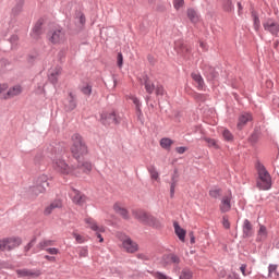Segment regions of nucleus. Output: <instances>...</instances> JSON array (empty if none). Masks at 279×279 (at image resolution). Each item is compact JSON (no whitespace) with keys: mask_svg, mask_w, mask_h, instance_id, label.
<instances>
[{"mask_svg":"<svg viewBox=\"0 0 279 279\" xmlns=\"http://www.w3.org/2000/svg\"><path fill=\"white\" fill-rule=\"evenodd\" d=\"M256 169L258 173L256 181L257 189H259V191H269V189H271V174H269L262 163H257Z\"/></svg>","mask_w":279,"mask_h":279,"instance_id":"nucleus-1","label":"nucleus"},{"mask_svg":"<svg viewBox=\"0 0 279 279\" xmlns=\"http://www.w3.org/2000/svg\"><path fill=\"white\" fill-rule=\"evenodd\" d=\"M47 189H49V177L41 174L35 179L34 185L29 187L28 193L33 197H38V195L47 193Z\"/></svg>","mask_w":279,"mask_h":279,"instance_id":"nucleus-2","label":"nucleus"},{"mask_svg":"<svg viewBox=\"0 0 279 279\" xmlns=\"http://www.w3.org/2000/svg\"><path fill=\"white\" fill-rule=\"evenodd\" d=\"M71 153L76 160H80L82 156L88 154V147H86V143H84V138H82L80 134H74L72 136Z\"/></svg>","mask_w":279,"mask_h":279,"instance_id":"nucleus-3","label":"nucleus"},{"mask_svg":"<svg viewBox=\"0 0 279 279\" xmlns=\"http://www.w3.org/2000/svg\"><path fill=\"white\" fill-rule=\"evenodd\" d=\"M52 167L59 173H63V175H80V172H77L75 168H71L59 155L52 158Z\"/></svg>","mask_w":279,"mask_h":279,"instance_id":"nucleus-4","label":"nucleus"},{"mask_svg":"<svg viewBox=\"0 0 279 279\" xmlns=\"http://www.w3.org/2000/svg\"><path fill=\"white\" fill-rule=\"evenodd\" d=\"M23 241L19 236H10L0 239V252H12L16 250Z\"/></svg>","mask_w":279,"mask_h":279,"instance_id":"nucleus-5","label":"nucleus"},{"mask_svg":"<svg viewBox=\"0 0 279 279\" xmlns=\"http://www.w3.org/2000/svg\"><path fill=\"white\" fill-rule=\"evenodd\" d=\"M8 90V84H1L0 85V99H13V97H19L21 93H23V87L21 85H14L13 87L9 88Z\"/></svg>","mask_w":279,"mask_h":279,"instance_id":"nucleus-6","label":"nucleus"},{"mask_svg":"<svg viewBox=\"0 0 279 279\" xmlns=\"http://www.w3.org/2000/svg\"><path fill=\"white\" fill-rule=\"evenodd\" d=\"M48 40L52 45H62L66 40V33L62 28H57L48 34Z\"/></svg>","mask_w":279,"mask_h":279,"instance_id":"nucleus-7","label":"nucleus"},{"mask_svg":"<svg viewBox=\"0 0 279 279\" xmlns=\"http://www.w3.org/2000/svg\"><path fill=\"white\" fill-rule=\"evenodd\" d=\"M122 247L128 254H136L138 251V244L132 240V238L124 235L121 239Z\"/></svg>","mask_w":279,"mask_h":279,"instance_id":"nucleus-8","label":"nucleus"},{"mask_svg":"<svg viewBox=\"0 0 279 279\" xmlns=\"http://www.w3.org/2000/svg\"><path fill=\"white\" fill-rule=\"evenodd\" d=\"M100 121L102 125H119L121 119L117 117L114 111L101 113Z\"/></svg>","mask_w":279,"mask_h":279,"instance_id":"nucleus-9","label":"nucleus"},{"mask_svg":"<svg viewBox=\"0 0 279 279\" xmlns=\"http://www.w3.org/2000/svg\"><path fill=\"white\" fill-rule=\"evenodd\" d=\"M263 27L265 32H268V34H271V36H276L278 38L279 36V23L275 20L268 19L263 23Z\"/></svg>","mask_w":279,"mask_h":279,"instance_id":"nucleus-10","label":"nucleus"},{"mask_svg":"<svg viewBox=\"0 0 279 279\" xmlns=\"http://www.w3.org/2000/svg\"><path fill=\"white\" fill-rule=\"evenodd\" d=\"M135 217H136V219L142 221V223H146L147 226H153V227L158 226V220L154 216H151L145 211H137L135 214Z\"/></svg>","mask_w":279,"mask_h":279,"instance_id":"nucleus-11","label":"nucleus"},{"mask_svg":"<svg viewBox=\"0 0 279 279\" xmlns=\"http://www.w3.org/2000/svg\"><path fill=\"white\" fill-rule=\"evenodd\" d=\"M220 211L221 213H230L232 208V193L229 192L227 195L222 196L220 202Z\"/></svg>","mask_w":279,"mask_h":279,"instance_id":"nucleus-12","label":"nucleus"},{"mask_svg":"<svg viewBox=\"0 0 279 279\" xmlns=\"http://www.w3.org/2000/svg\"><path fill=\"white\" fill-rule=\"evenodd\" d=\"M62 75V66L57 65L50 69L49 81L51 84H58L59 77Z\"/></svg>","mask_w":279,"mask_h":279,"instance_id":"nucleus-13","label":"nucleus"},{"mask_svg":"<svg viewBox=\"0 0 279 279\" xmlns=\"http://www.w3.org/2000/svg\"><path fill=\"white\" fill-rule=\"evenodd\" d=\"M85 223L87 228H89L94 232H106V229L102 226L97 225V221L92 217L85 218Z\"/></svg>","mask_w":279,"mask_h":279,"instance_id":"nucleus-14","label":"nucleus"},{"mask_svg":"<svg viewBox=\"0 0 279 279\" xmlns=\"http://www.w3.org/2000/svg\"><path fill=\"white\" fill-rule=\"evenodd\" d=\"M72 199L74 204H78V206H84V203L86 202V196L77 190L72 191Z\"/></svg>","mask_w":279,"mask_h":279,"instance_id":"nucleus-15","label":"nucleus"},{"mask_svg":"<svg viewBox=\"0 0 279 279\" xmlns=\"http://www.w3.org/2000/svg\"><path fill=\"white\" fill-rule=\"evenodd\" d=\"M17 277L19 278H26L27 276H32L33 278H38L40 276V271H32L27 269H17L16 270Z\"/></svg>","mask_w":279,"mask_h":279,"instance_id":"nucleus-16","label":"nucleus"},{"mask_svg":"<svg viewBox=\"0 0 279 279\" xmlns=\"http://www.w3.org/2000/svg\"><path fill=\"white\" fill-rule=\"evenodd\" d=\"M252 121V114L250 113H243L240 116L239 121H238V130H241L242 128H245L247 123Z\"/></svg>","mask_w":279,"mask_h":279,"instance_id":"nucleus-17","label":"nucleus"},{"mask_svg":"<svg viewBox=\"0 0 279 279\" xmlns=\"http://www.w3.org/2000/svg\"><path fill=\"white\" fill-rule=\"evenodd\" d=\"M113 210L123 217V219H130V214L128 213V209L123 208V205L121 203H116L113 205Z\"/></svg>","mask_w":279,"mask_h":279,"instance_id":"nucleus-18","label":"nucleus"},{"mask_svg":"<svg viewBox=\"0 0 279 279\" xmlns=\"http://www.w3.org/2000/svg\"><path fill=\"white\" fill-rule=\"evenodd\" d=\"M56 208H62V202L60 199L53 201L48 205L44 210V215H51Z\"/></svg>","mask_w":279,"mask_h":279,"instance_id":"nucleus-19","label":"nucleus"},{"mask_svg":"<svg viewBox=\"0 0 279 279\" xmlns=\"http://www.w3.org/2000/svg\"><path fill=\"white\" fill-rule=\"evenodd\" d=\"M173 227H174V232H175L178 239H180L182 241V243H184V241L186 239V230H184L182 227H180V225L178 222H174Z\"/></svg>","mask_w":279,"mask_h":279,"instance_id":"nucleus-20","label":"nucleus"},{"mask_svg":"<svg viewBox=\"0 0 279 279\" xmlns=\"http://www.w3.org/2000/svg\"><path fill=\"white\" fill-rule=\"evenodd\" d=\"M203 141L207 143V147L213 149H221V146H219V141L210 137H204Z\"/></svg>","mask_w":279,"mask_h":279,"instance_id":"nucleus-21","label":"nucleus"},{"mask_svg":"<svg viewBox=\"0 0 279 279\" xmlns=\"http://www.w3.org/2000/svg\"><path fill=\"white\" fill-rule=\"evenodd\" d=\"M192 80L195 82L198 89L204 88V78L199 73H192Z\"/></svg>","mask_w":279,"mask_h":279,"instance_id":"nucleus-22","label":"nucleus"},{"mask_svg":"<svg viewBox=\"0 0 279 279\" xmlns=\"http://www.w3.org/2000/svg\"><path fill=\"white\" fill-rule=\"evenodd\" d=\"M243 234L244 236H252V234H254L252 222H250V220H244L243 222Z\"/></svg>","mask_w":279,"mask_h":279,"instance_id":"nucleus-23","label":"nucleus"},{"mask_svg":"<svg viewBox=\"0 0 279 279\" xmlns=\"http://www.w3.org/2000/svg\"><path fill=\"white\" fill-rule=\"evenodd\" d=\"M187 19H190L192 23H198L199 14H197V11H195L194 9H187Z\"/></svg>","mask_w":279,"mask_h":279,"instance_id":"nucleus-24","label":"nucleus"},{"mask_svg":"<svg viewBox=\"0 0 279 279\" xmlns=\"http://www.w3.org/2000/svg\"><path fill=\"white\" fill-rule=\"evenodd\" d=\"M267 227L260 226L257 232V241H266L267 240Z\"/></svg>","mask_w":279,"mask_h":279,"instance_id":"nucleus-25","label":"nucleus"},{"mask_svg":"<svg viewBox=\"0 0 279 279\" xmlns=\"http://www.w3.org/2000/svg\"><path fill=\"white\" fill-rule=\"evenodd\" d=\"M159 144H160V147H162V149H171V145H173V141L169 137H163L160 140Z\"/></svg>","mask_w":279,"mask_h":279,"instance_id":"nucleus-26","label":"nucleus"},{"mask_svg":"<svg viewBox=\"0 0 279 279\" xmlns=\"http://www.w3.org/2000/svg\"><path fill=\"white\" fill-rule=\"evenodd\" d=\"M221 134L223 140L227 141L228 143H232V141H234V135L232 134V132H230V130L222 129Z\"/></svg>","mask_w":279,"mask_h":279,"instance_id":"nucleus-27","label":"nucleus"},{"mask_svg":"<svg viewBox=\"0 0 279 279\" xmlns=\"http://www.w3.org/2000/svg\"><path fill=\"white\" fill-rule=\"evenodd\" d=\"M148 173L150 174L151 180H156V182L160 181V174L158 173V170H156V167H149Z\"/></svg>","mask_w":279,"mask_h":279,"instance_id":"nucleus-28","label":"nucleus"},{"mask_svg":"<svg viewBox=\"0 0 279 279\" xmlns=\"http://www.w3.org/2000/svg\"><path fill=\"white\" fill-rule=\"evenodd\" d=\"M179 279H193V271L189 268H184L181 271Z\"/></svg>","mask_w":279,"mask_h":279,"instance_id":"nucleus-29","label":"nucleus"},{"mask_svg":"<svg viewBox=\"0 0 279 279\" xmlns=\"http://www.w3.org/2000/svg\"><path fill=\"white\" fill-rule=\"evenodd\" d=\"M53 245V241L51 240H43L38 243L37 247L38 250H47V247H51Z\"/></svg>","mask_w":279,"mask_h":279,"instance_id":"nucleus-30","label":"nucleus"},{"mask_svg":"<svg viewBox=\"0 0 279 279\" xmlns=\"http://www.w3.org/2000/svg\"><path fill=\"white\" fill-rule=\"evenodd\" d=\"M145 89L148 95H153V93L156 92V85L151 83L150 81L145 82Z\"/></svg>","mask_w":279,"mask_h":279,"instance_id":"nucleus-31","label":"nucleus"},{"mask_svg":"<svg viewBox=\"0 0 279 279\" xmlns=\"http://www.w3.org/2000/svg\"><path fill=\"white\" fill-rule=\"evenodd\" d=\"M23 12V0L19 2V4H15L12 9V14L14 16H17V14H21Z\"/></svg>","mask_w":279,"mask_h":279,"instance_id":"nucleus-32","label":"nucleus"},{"mask_svg":"<svg viewBox=\"0 0 279 279\" xmlns=\"http://www.w3.org/2000/svg\"><path fill=\"white\" fill-rule=\"evenodd\" d=\"M269 277L270 278H278V266L277 265H269L268 267Z\"/></svg>","mask_w":279,"mask_h":279,"instance_id":"nucleus-33","label":"nucleus"},{"mask_svg":"<svg viewBox=\"0 0 279 279\" xmlns=\"http://www.w3.org/2000/svg\"><path fill=\"white\" fill-rule=\"evenodd\" d=\"M81 93H83V95H86L87 97H90V95L93 94V86L86 84L83 87H81Z\"/></svg>","mask_w":279,"mask_h":279,"instance_id":"nucleus-34","label":"nucleus"},{"mask_svg":"<svg viewBox=\"0 0 279 279\" xmlns=\"http://www.w3.org/2000/svg\"><path fill=\"white\" fill-rule=\"evenodd\" d=\"M69 97H70V102L68 105V110H75L77 106V104L75 102V96L73 95V93H70Z\"/></svg>","mask_w":279,"mask_h":279,"instance_id":"nucleus-35","label":"nucleus"},{"mask_svg":"<svg viewBox=\"0 0 279 279\" xmlns=\"http://www.w3.org/2000/svg\"><path fill=\"white\" fill-rule=\"evenodd\" d=\"M81 169H82L83 173H90V171H93V165H90V162L86 161L81 166Z\"/></svg>","mask_w":279,"mask_h":279,"instance_id":"nucleus-36","label":"nucleus"},{"mask_svg":"<svg viewBox=\"0 0 279 279\" xmlns=\"http://www.w3.org/2000/svg\"><path fill=\"white\" fill-rule=\"evenodd\" d=\"M209 197H213L214 199H219V197H221V190L219 189L210 190Z\"/></svg>","mask_w":279,"mask_h":279,"instance_id":"nucleus-37","label":"nucleus"},{"mask_svg":"<svg viewBox=\"0 0 279 279\" xmlns=\"http://www.w3.org/2000/svg\"><path fill=\"white\" fill-rule=\"evenodd\" d=\"M155 94L157 97H162V95H165V87L160 84H157L155 87Z\"/></svg>","mask_w":279,"mask_h":279,"instance_id":"nucleus-38","label":"nucleus"},{"mask_svg":"<svg viewBox=\"0 0 279 279\" xmlns=\"http://www.w3.org/2000/svg\"><path fill=\"white\" fill-rule=\"evenodd\" d=\"M167 258L168 260H170V263H173L174 265H179L180 263V257H178V255H168Z\"/></svg>","mask_w":279,"mask_h":279,"instance_id":"nucleus-39","label":"nucleus"},{"mask_svg":"<svg viewBox=\"0 0 279 279\" xmlns=\"http://www.w3.org/2000/svg\"><path fill=\"white\" fill-rule=\"evenodd\" d=\"M173 8L180 10V8H184V0H173Z\"/></svg>","mask_w":279,"mask_h":279,"instance_id":"nucleus-40","label":"nucleus"},{"mask_svg":"<svg viewBox=\"0 0 279 279\" xmlns=\"http://www.w3.org/2000/svg\"><path fill=\"white\" fill-rule=\"evenodd\" d=\"M46 252L48 254H50L51 256H56V255L60 254V251L56 247L46 248Z\"/></svg>","mask_w":279,"mask_h":279,"instance_id":"nucleus-41","label":"nucleus"},{"mask_svg":"<svg viewBox=\"0 0 279 279\" xmlns=\"http://www.w3.org/2000/svg\"><path fill=\"white\" fill-rule=\"evenodd\" d=\"M131 100H132L133 104L136 106L137 111H138L140 114H141V108H140V106H141V100H138V98H136L135 96H132V97H131Z\"/></svg>","mask_w":279,"mask_h":279,"instance_id":"nucleus-42","label":"nucleus"},{"mask_svg":"<svg viewBox=\"0 0 279 279\" xmlns=\"http://www.w3.org/2000/svg\"><path fill=\"white\" fill-rule=\"evenodd\" d=\"M154 277L156 279H172L171 277H169V276H167V275H165L162 272H159V271L155 272Z\"/></svg>","mask_w":279,"mask_h":279,"instance_id":"nucleus-43","label":"nucleus"},{"mask_svg":"<svg viewBox=\"0 0 279 279\" xmlns=\"http://www.w3.org/2000/svg\"><path fill=\"white\" fill-rule=\"evenodd\" d=\"M254 29L256 32H258V29H260V20L256 15L254 16Z\"/></svg>","mask_w":279,"mask_h":279,"instance_id":"nucleus-44","label":"nucleus"},{"mask_svg":"<svg viewBox=\"0 0 279 279\" xmlns=\"http://www.w3.org/2000/svg\"><path fill=\"white\" fill-rule=\"evenodd\" d=\"M222 226H223V228H226L227 230H230V220H228V216H223V217H222Z\"/></svg>","mask_w":279,"mask_h":279,"instance_id":"nucleus-45","label":"nucleus"},{"mask_svg":"<svg viewBox=\"0 0 279 279\" xmlns=\"http://www.w3.org/2000/svg\"><path fill=\"white\" fill-rule=\"evenodd\" d=\"M78 256H80L81 258H86V256H88V248L82 247V248L80 250Z\"/></svg>","mask_w":279,"mask_h":279,"instance_id":"nucleus-46","label":"nucleus"},{"mask_svg":"<svg viewBox=\"0 0 279 279\" xmlns=\"http://www.w3.org/2000/svg\"><path fill=\"white\" fill-rule=\"evenodd\" d=\"M174 194H175V179L172 178V183L170 185V195H171V197H173Z\"/></svg>","mask_w":279,"mask_h":279,"instance_id":"nucleus-47","label":"nucleus"},{"mask_svg":"<svg viewBox=\"0 0 279 279\" xmlns=\"http://www.w3.org/2000/svg\"><path fill=\"white\" fill-rule=\"evenodd\" d=\"M118 66L121 69L123 66V54L121 52L118 53Z\"/></svg>","mask_w":279,"mask_h":279,"instance_id":"nucleus-48","label":"nucleus"},{"mask_svg":"<svg viewBox=\"0 0 279 279\" xmlns=\"http://www.w3.org/2000/svg\"><path fill=\"white\" fill-rule=\"evenodd\" d=\"M73 236L75 238V241L77 242V243H84V236H82V235H80V234H77V233H73Z\"/></svg>","mask_w":279,"mask_h":279,"instance_id":"nucleus-49","label":"nucleus"},{"mask_svg":"<svg viewBox=\"0 0 279 279\" xmlns=\"http://www.w3.org/2000/svg\"><path fill=\"white\" fill-rule=\"evenodd\" d=\"M225 10H226L227 12H231V10H232V1L227 0V2H226V4H225Z\"/></svg>","mask_w":279,"mask_h":279,"instance_id":"nucleus-50","label":"nucleus"},{"mask_svg":"<svg viewBox=\"0 0 279 279\" xmlns=\"http://www.w3.org/2000/svg\"><path fill=\"white\" fill-rule=\"evenodd\" d=\"M189 148L184 147V146H180L175 148V151L178 154H184L185 151H187Z\"/></svg>","mask_w":279,"mask_h":279,"instance_id":"nucleus-51","label":"nucleus"},{"mask_svg":"<svg viewBox=\"0 0 279 279\" xmlns=\"http://www.w3.org/2000/svg\"><path fill=\"white\" fill-rule=\"evenodd\" d=\"M245 269H247V265L243 264V265L240 267V271H242L243 276H247V272H245Z\"/></svg>","mask_w":279,"mask_h":279,"instance_id":"nucleus-52","label":"nucleus"},{"mask_svg":"<svg viewBox=\"0 0 279 279\" xmlns=\"http://www.w3.org/2000/svg\"><path fill=\"white\" fill-rule=\"evenodd\" d=\"M45 258H46V260H49L50 263H56V257L54 256L46 255Z\"/></svg>","mask_w":279,"mask_h":279,"instance_id":"nucleus-53","label":"nucleus"},{"mask_svg":"<svg viewBox=\"0 0 279 279\" xmlns=\"http://www.w3.org/2000/svg\"><path fill=\"white\" fill-rule=\"evenodd\" d=\"M190 243L192 245L195 244V235L193 234V232L190 233Z\"/></svg>","mask_w":279,"mask_h":279,"instance_id":"nucleus-54","label":"nucleus"},{"mask_svg":"<svg viewBox=\"0 0 279 279\" xmlns=\"http://www.w3.org/2000/svg\"><path fill=\"white\" fill-rule=\"evenodd\" d=\"M137 258H141L142 260H147V256H145V254H137Z\"/></svg>","mask_w":279,"mask_h":279,"instance_id":"nucleus-55","label":"nucleus"},{"mask_svg":"<svg viewBox=\"0 0 279 279\" xmlns=\"http://www.w3.org/2000/svg\"><path fill=\"white\" fill-rule=\"evenodd\" d=\"M97 238L99 239V243H104V238L101 236V233L97 232Z\"/></svg>","mask_w":279,"mask_h":279,"instance_id":"nucleus-56","label":"nucleus"},{"mask_svg":"<svg viewBox=\"0 0 279 279\" xmlns=\"http://www.w3.org/2000/svg\"><path fill=\"white\" fill-rule=\"evenodd\" d=\"M184 51H189V48H186L185 46H183V48L179 50V53H184Z\"/></svg>","mask_w":279,"mask_h":279,"instance_id":"nucleus-57","label":"nucleus"},{"mask_svg":"<svg viewBox=\"0 0 279 279\" xmlns=\"http://www.w3.org/2000/svg\"><path fill=\"white\" fill-rule=\"evenodd\" d=\"M34 32H37V34H40V27L39 26H35L34 27Z\"/></svg>","mask_w":279,"mask_h":279,"instance_id":"nucleus-58","label":"nucleus"},{"mask_svg":"<svg viewBox=\"0 0 279 279\" xmlns=\"http://www.w3.org/2000/svg\"><path fill=\"white\" fill-rule=\"evenodd\" d=\"M239 10H243V7L241 5V2L238 3Z\"/></svg>","mask_w":279,"mask_h":279,"instance_id":"nucleus-59","label":"nucleus"},{"mask_svg":"<svg viewBox=\"0 0 279 279\" xmlns=\"http://www.w3.org/2000/svg\"><path fill=\"white\" fill-rule=\"evenodd\" d=\"M33 244H34V242H31V243L28 244V250H29V247H32Z\"/></svg>","mask_w":279,"mask_h":279,"instance_id":"nucleus-60","label":"nucleus"},{"mask_svg":"<svg viewBox=\"0 0 279 279\" xmlns=\"http://www.w3.org/2000/svg\"><path fill=\"white\" fill-rule=\"evenodd\" d=\"M201 47H204V43H201Z\"/></svg>","mask_w":279,"mask_h":279,"instance_id":"nucleus-61","label":"nucleus"},{"mask_svg":"<svg viewBox=\"0 0 279 279\" xmlns=\"http://www.w3.org/2000/svg\"><path fill=\"white\" fill-rule=\"evenodd\" d=\"M175 49H178V45H175Z\"/></svg>","mask_w":279,"mask_h":279,"instance_id":"nucleus-62","label":"nucleus"}]
</instances>
